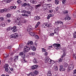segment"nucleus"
<instances>
[{
  "mask_svg": "<svg viewBox=\"0 0 76 76\" xmlns=\"http://www.w3.org/2000/svg\"><path fill=\"white\" fill-rule=\"evenodd\" d=\"M33 45H34V43H33L32 41H31L27 43V45H28V47L30 46V48L27 46L24 47V50H26L28 52L30 50V49L31 48V50L33 51H35L36 49L35 48V46Z\"/></svg>",
  "mask_w": 76,
  "mask_h": 76,
  "instance_id": "nucleus-1",
  "label": "nucleus"
},
{
  "mask_svg": "<svg viewBox=\"0 0 76 76\" xmlns=\"http://www.w3.org/2000/svg\"><path fill=\"white\" fill-rule=\"evenodd\" d=\"M11 38H18V34L17 33H15L14 34H12L10 36Z\"/></svg>",
  "mask_w": 76,
  "mask_h": 76,
  "instance_id": "nucleus-2",
  "label": "nucleus"
},
{
  "mask_svg": "<svg viewBox=\"0 0 76 76\" xmlns=\"http://www.w3.org/2000/svg\"><path fill=\"white\" fill-rule=\"evenodd\" d=\"M74 68V65L73 64H70L69 66V69H68L67 71L70 72V70H72V69H73Z\"/></svg>",
  "mask_w": 76,
  "mask_h": 76,
  "instance_id": "nucleus-3",
  "label": "nucleus"
},
{
  "mask_svg": "<svg viewBox=\"0 0 76 76\" xmlns=\"http://www.w3.org/2000/svg\"><path fill=\"white\" fill-rule=\"evenodd\" d=\"M16 28H17V27L16 26H14L11 28V30L13 29V30H12L13 32H16L18 31V30H17Z\"/></svg>",
  "mask_w": 76,
  "mask_h": 76,
  "instance_id": "nucleus-4",
  "label": "nucleus"
},
{
  "mask_svg": "<svg viewBox=\"0 0 76 76\" xmlns=\"http://www.w3.org/2000/svg\"><path fill=\"white\" fill-rule=\"evenodd\" d=\"M54 31L55 34H56V35H58V34L59 32V29H58V28H56Z\"/></svg>",
  "mask_w": 76,
  "mask_h": 76,
  "instance_id": "nucleus-5",
  "label": "nucleus"
},
{
  "mask_svg": "<svg viewBox=\"0 0 76 76\" xmlns=\"http://www.w3.org/2000/svg\"><path fill=\"white\" fill-rule=\"evenodd\" d=\"M20 55L21 56L22 58H25V55L23 53V52H21L20 53Z\"/></svg>",
  "mask_w": 76,
  "mask_h": 76,
  "instance_id": "nucleus-6",
  "label": "nucleus"
},
{
  "mask_svg": "<svg viewBox=\"0 0 76 76\" xmlns=\"http://www.w3.org/2000/svg\"><path fill=\"white\" fill-rule=\"evenodd\" d=\"M44 24H45V28H50V27H51L50 26L51 24H48V23H45Z\"/></svg>",
  "mask_w": 76,
  "mask_h": 76,
  "instance_id": "nucleus-7",
  "label": "nucleus"
},
{
  "mask_svg": "<svg viewBox=\"0 0 76 76\" xmlns=\"http://www.w3.org/2000/svg\"><path fill=\"white\" fill-rule=\"evenodd\" d=\"M20 18H15V21L17 23H20Z\"/></svg>",
  "mask_w": 76,
  "mask_h": 76,
  "instance_id": "nucleus-8",
  "label": "nucleus"
},
{
  "mask_svg": "<svg viewBox=\"0 0 76 76\" xmlns=\"http://www.w3.org/2000/svg\"><path fill=\"white\" fill-rule=\"evenodd\" d=\"M53 47H58L60 46V44H58L55 43L53 44Z\"/></svg>",
  "mask_w": 76,
  "mask_h": 76,
  "instance_id": "nucleus-9",
  "label": "nucleus"
},
{
  "mask_svg": "<svg viewBox=\"0 0 76 76\" xmlns=\"http://www.w3.org/2000/svg\"><path fill=\"white\" fill-rule=\"evenodd\" d=\"M29 34L32 36V37H34V35H35V33L33 32V30H31V31L29 32Z\"/></svg>",
  "mask_w": 76,
  "mask_h": 76,
  "instance_id": "nucleus-10",
  "label": "nucleus"
},
{
  "mask_svg": "<svg viewBox=\"0 0 76 76\" xmlns=\"http://www.w3.org/2000/svg\"><path fill=\"white\" fill-rule=\"evenodd\" d=\"M31 26H28V27L27 28V31H28V32H31V31H32V28H31Z\"/></svg>",
  "mask_w": 76,
  "mask_h": 76,
  "instance_id": "nucleus-11",
  "label": "nucleus"
},
{
  "mask_svg": "<svg viewBox=\"0 0 76 76\" xmlns=\"http://www.w3.org/2000/svg\"><path fill=\"white\" fill-rule=\"evenodd\" d=\"M37 67H38V65H33L31 66L32 69H33L34 70V69H37Z\"/></svg>",
  "mask_w": 76,
  "mask_h": 76,
  "instance_id": "nucleus-12",
  "label": "nucleus"
},
{
  "mask_svg": "<svg viewBox=\"0 0 76 76\" xmlns=\"http://www.w3.org/2000/svg\"><path fill=\"white\" fill-rule=\"evenodd\" d=\"M30 2L32 4H35L37 3V1L35 0H31Z\"/></svg>",
  "mask_w": 76,
  "mask_h": 76,
  "instance_id": "nucleus-13",
  "label": "nucleus"
},
{
  "mask_svg": "<svg viewBox=\"0 0 76 76\" xmlns=\"http://www.w3.org/2000/svg\"><path fill=\"white\" fill-rule=\"evenodd\" d=\"M47 76H52V74L51 73V71H48V73L47 74Z\"/></svg>",
  "mask_w": 76,
  "mask_h": 76,
  "instance_id": "nucleus-14",
  "label": "nucleus"
},
{
  "mask_svg": "<svg viewBox=\"0 0 76 76\" xmlns=\"http://www.w3.org/2000/svg\"><path fill=\"white\" fill-rule=\"evenodd\" d=\"M40 18L39 16L35 17L34 18V19L36 20H39V19H40Z\"/></svg>",
  "mask_w": 76,
  "mask_h": 76,
  "instance_id": "nucleus-15",
  "label": "nucleus"
},
{
  "mask_svg": "<svg viewBox=\"0 0 76 76\" xmlns=\"http://www.w3.org/2000/svg\"><path fill=\"white\" fill-rule=\"evenodd\" d=\"M33 62L34 63H38V61L36 59L34 58L33 60Z\"/></svg>",
  "mask_w": 76,
  "mask_h": 76,
  "instance_id": "nucleus-16",
  "label": "nucleus"
},
{
  "mask_svg": "<svg viewBox=\"0 0 76 76\" xmlns=\"http://www.w3.org/2000/svg\"><path fill=\"white\" fill-rule=\"evenodd\" d=\"M54 16V15L53 14H49L47 18V19H49L50 18V17H53V16Z\"/></svg>",
  "mask_w": 76,
  "mask_h": 76,
  "instance_id": "nucleus-17",
  "label": "nucleus"
},
{
  "mask_svg": "<svg viewBox=\"0 0 76 76\" xmlns=\"http://www.w3.org/2000/svg\"><path fill=\"white\" fill-rule=\"evenodd\" d=\"M49 58H48L47 57H46L45 59V63H48V60L49 59Z\"/></svg>",
  "mask_w": 76,
  "mask_h": 76,
  "instance_id": "nucleus-18",
  "label": "nucleus"
},
{
  "mask_svg": "<svg viewBox=\"0 0 76 76\" xmlns=\"http://www.w3.org/2000/svg\"><path fill=\"white\" fill-rule=\"evenodd\" d=\"M21 12V13H27V11H26L23 10H22Z\"/></svg>",
  "mask_w": 76,
  "mask_h": 76,
  "instance_id": "nucleus-19",
  "label": "nucleus"
},
{
  "mask_svg": "<svg viewBox=\"0 0 76 76\" xmlns=\"http://www.w3.org/2000/svg\"><path fill=\"white\" fill-rule=\"evenodd\" d=\"M18 60V56H15L14 57V61H16V60Z\"/></svg>",
  "mask_w": 76,
  "mask_h": 76,
  "instance_id": "nucleus-20",
  "label": "nucleus"
},
{
  "mask_svg": "<svg viewBox=\"0 0 76 76\" xmlns=\"http://www.w3.org/2000/svg\"><path fill=\"white\" fill-rule=\"evenodd\" d=\"M65 20H70V18L69 16H66L65 18Z\"/></svg>",
  "mask_w": 76,
  "mask_h": 76,
  "instance_id": "nucleus-21",
  "label": "nucleus"
},
{
  "mask_svg": "<svg viewBox=\"0 0 76 76\" xmlns=\"http://www.w3.org/2000/svg\"><path fill=\"white\" fill-rule=\"evenodd\" d=\"M54 70L55 71H58V67H57V66H54Z\"/></svg>",
  "mask_w": 76,
  "mask_h": 76,
  "instance_id": "nucleus-22",
  "label": "nucleus"
},
{
  "mask_svg": "<svg viewBox=\"0 0 76 76\" xmlns=\"http://www.w3.org/2000/svg\"><path fill=\"white\" fill-rule=\"evenodd\" d=\"M4 2L5 3H10V1H11V0H4Z\"/></svg>",
  "mask_w": 76,
  "mask_h": 76,
  "instance_id": "nucleus-23",
  "label": "nucleus"
},
{
  "mask_svg": "<svg viewBox=\"0 0 76 76\" xmlns=\"http://www.w3.org/2000/svg\"><path fill=\"white\" fill-rule=\"evenodd\" d=\"M9 67V65L8 64H5L4 66V69H6V68H7Z\"/></svg>",
  "mask_w": 76,
  "mask_h": 76,
  "instance_id": "nucleus-24",
  "label": "nucleus"
},
{
  "mask_svg": "<svg viewBox=\"0 0 76 76\" xmlns=\"http://www.w3.org/2000/svg\"><path fill=\"white\" fill-rule=\"evenodd\" d=\"M47 6L48 7H51L52 6V4H47Z\"/></svg>",
  "mask_w": 76,
  "mask_h": 76,
  "instance_id": "nucleus-25",
  "label": "nucleus"
},
{
  "mask_svg": "<svg viewBox=\"0 0 76 76\" xmlns=\"http://www.w3.org/2000/svg\"><path fill=\"white\" fill-rule=\"evenodd\" d=\"M59 2V1L58 0H55V4H58Z\"/></svg>",
  "mask_w": 76,
  "mask_h": 76,
  "instance_id": "nucleus-26",
  "label": "nucleus"
},
{
  "mask_svg": "<svg viewBox=\"0 0 76 76\" xmlns=\"http://www.w3.org/2000/svg\"><path fill=\"white\" fill-rule=\"evenodd\" d=\"M5 25H6V24H5V23H2L1 25V26H3V27L5 26Z\"/></svg>",
  "mask_w": 76,
  "mask_h": 76,
  "instance_id": "nucleus-27",
  "label": "nucleus"
},
{
  "mask_svg": "<svg viewBox=\"0 0 76 76\" xmlns=\"http://www.w3.org/2000/svg\"><path fill=\"white\" fill-rule=\"evenodd\" d=\"M21 15L23 16H26L27 17H28V15H27V14H22Z\"/></svg>",
  "mask_w": 76,
  "mask_h": 76,
  "instance_id": "nucleus-28",
  "label": "nucleus"
},
{
  "mask_svg": "<svg viewBox=\"0 0 76 76\" xmlns=\"http://www.w3.org/2000/svg\"><path fill=\"white\" fill-rule=\"evenodd\" d=\"M59 70L60 71H65L66 70V69L64 68H60Z\"/></svg>",
  "mask_w": 76,
  "mask_h": 76,
  "instance_id": "nucleus-29",
  "label": "nucleus"
},
{
  "mask_svg": "<svg viewBox=\"0 0 76 76\" xmlns=\"http://www.w3.org/2000/svg\"><path fill=\"white\" fill-rule=\"evenodd\" d=\"M34 75H37L38 74V71L37 70H35L34 72Z\"/></svg>",
  "mask_w": 76,
  "mask_h": 76,
  "instance_id": "nucleus-30",
  "label": "nucleus"
},
{
  "mask_svg": "<svg viewBox=\"0 0 76 76\" xmlns=\"http://www.w3.org/2000/svg\"><path fill=\"white\" fill-rule=\"evenodd\" d=\"M30 55H31V56H34L35 55L34 52H31L29 53Z\"/></svg>",
  "mask_w": 76,
  "mask_h": 76,
  "instance_id": "nucleus-31",
  "label": "nucleus"
},
{
  "mask_svg": "<svg viewBox=\"0 0 76 76\" xmlns=\"http://www.w3.org/2000/svg\"><path fill=\"white\" fill-rule=\"evenodd\" d=\"M28 76H30V75H31V76L35 75H34V73L32 72H30L29 74H28Z\"/></svg>",
  "mask_w": 76,
  "mask_h": 76,
  "instance_id": "nucleus-32",
  "label": "nucleus"
},
{
  "mask_svg": "<svg viewBox=\"0 0 76 76\" xmlns=\"http://www.w3.org/2000/svg\"><path fill=\"white\" fill-rule=\"evenodd\" d=\"M12 9H13V6H11L8 8V9L9 10H12Z\"/></svg>",
  "mask_w": 76,
  "mask_h": 76,
  "instance_id": "nucleus-33",
  "label": "nucleus"
},
{
  "mask_svg": "<svg viewBox=\"0 0 76 76\" xmlns=\"http://www.w3.org/2000/svg\"><path fill=\"white\" fill-rule=\"evenodd\" d=\"M41 6V5L40 4H39L38 5H35V7H37L36 8V9H37V8H38V7H40Z\"/></svg>",
  "mask_w": 76,
  "mask_h": 76,
  "instance_id": "nucleus-34",
  "label": "nucleus"
},
{
  "mask_svg": "<svg viewBox=\"0 0 76 76\" xmlns=\"http://www.w3.org/2000/svg\"><path fill=\"white\" fill-rule=\"evenodd\" d=\"M9 56V55L8 54H4V57L5 58H7V57H8Z\"/></svg>",
  "mask_w": 76,
  "mask_h": 76,
  "instance_id": "nucleus-35",
  "label": "nucleus"
},
{
  "mask_svg": "<svg viewBox=\"0 0 76 76\" xmlns=\"http://www.w3.org/2000/svg\"><path fill=\"white\" fill-rule=\"evenodd\" d=\"M7 17V18H10V17L11 15H10V14H7V15H6Z\"/></svg>",
  "mask_w": 76,
  "mask_h": 76,
  "instance_id": "nucleus-36",
  "label": "nucleus"
},
{
  "mask_svg": "<svg viewBox=\"0 0 76 76\" xmlns=\"http://www.w3.org/2000/svg\"><path fill=\"white\" fill-rule=\"evenodd\" d=\"M27 6V4L26 3H24L23 5V7H25L26 6Z\"/></svg>",
  "mask_w": 76,
  "mask_h": 76,
  "instance_id": "nucleus-37",
  "label": "nucleus"
},
{
  "mask_svg": "<svg viewBox=\"0 0 76 76\" xmlns=\"http://www.w3.org/2000/svg\"><path fill=\"white\" fill-rule=\"evenodd\" d=\"M51 60H51V59L49 58L48 63H49V64H50V63H51Z\"/></svg>",
  "mask_w": 76,
  "mask_h": 76,
  "instance_id": "nucleus-38",
  "label": "nucleus"
},
{
  "mask_svg": "<svg viewBox=\"0 0 76 76\" xmlns=\"http://www.w3.org/2000/svg\"><path fill=\"white\" fill-rule=\"evenodd\" d=\"M66 56V53H63V55H62V56L61 57V58H63V57H64V56Z\"/></svg>",
  "mask_w": 76,
  "mask_h": 76,
  "instance_id": "nucleus-39",
  "label": "nucleus"
},
{
  "mask_svg": "<svg viewBox=\"0 0 76 76\" xmlns=\"http://www.w3.org/2000/svg\"><path fill=\"white\" fill-rule=\"evenodd\" d=\"M62 60H63V58H60L58 60L59 62H62Z\"/></svg>",
  "mask_w": 76,
  "mask_h": 76,
  "instance_id": "nucleus-40",
  "label": "nucleus"
},
{
  "mask_svg": "<svg viewBox=\"0 0 76 76\" xmlns=\"http://www.w3.org/2000/svg\"><path fill=\"white\" fill-rule=\"evenodd\" d=\"M54 63H55V62L54 61L51 60L50 64H54Z\"/></svg>",
  "mask_w": 76,
  "mask_h": 76,
  "instance_id": "nucleus-41",
  "label": "nucleus"
},
{
  "mask_svg": "<svg viewBox=\"0 0 76 76\" xmlns=\"http://www.w3.org/2000/svg\"><path fill=\"white\" fill-rule=\"evenodd\" d=\"M53 12V10H50L49 11V13H52Z\"/></svg>",
  "mask_w": 76,
  "mask_h": 76,
  "instance_id": "nucleus-42",
  "label": "nucleus"
},
{
  "mask_svg": "<svg viewBox=\"0 0 76 76\" xmlns=\"http://www.w3.org/2000/svg\"><path fill=\"white\" fill-rule=\"evenodd\" d=\"M35 38H36V39H39V37L37 35H36L35 36Z\"/></svg>",
  "mask_w": 76,
  "mask_h": 76,
  "instance_id": "nucleus-43",
  "label": "nucleus"
},
{
  "mask_svg": "<svg viewBox=\"0 0 76 76\" xmlns=\"http://www.w3.org/2000/svg\"><path fill=\"white\" fill-rule=\"evenodd\" d=\"M55 24L56 25H59V21H56V22H55Z\"/></svg>",
  "mask_w": 76,
  "mask_h": 76,
  "instance_id": "nucleus-44",
  "label": "nucleus"
},
{
  "mask_svg": "<svg viewBox=\"0 0 76 76\" xmlns=\"http://www.w3.org/2000/svg\"><path fill=\"white\" fill-rule=\"evenodd\" d=\"M42 51L43 52H45L46 51H47V50H46L44 49V48H42Z\"/></svg>",
  "mask_w": 76,
  "mask_h": 76,
  "instance_id": "nucleus-45",
  "label": "nucleus"
},
{
  "mask_svg": "<svg viewBox=\"0 0 76 76\" xmlns=\"http://www.w3.org/2000/svg\"><path fill=\"white\" fill-rule=\"evenodd\" d=\"M66 0H63V1H62V3L63 4H65V3H66Z\"/></svg>",
  "mask_w": 76,
  "mask_h": 76,
  "instance_id": "nucleus-46",
  "label": "nucleus"
},
{
  "mask_svg": "<svg viewBox=\"0 0 76 76\" xmlns=\"http://www.w3.org/2000/svg\"><path fill=\"white\" fill-rule=\"evenodd\" d=\"M10 28H11V27L10 26L9 27H8L7 28V31H10Z\"/></svg>",
  "mask_w": 76,
  "mask_h": 76,
  "instance_id": "nucleus-47",
  "label": "nucleus"
},
{
  "mask_svg": "<svg viewBox=\"0 0 76 76\" xmlns=\"http://www.w3.org/2000/svg\"><path fill=\"white\" fill-rule=\"evenodd\" d=\"M59 24H61L63 25V23L61 21H59Z\"/></svg>",
  "mask_w": 76,
  "mask_h": 76,
  "instance_id": "nucleus-48",
  "label": "nucleus"
},
{
  "mask_svg": "<svg viewBox=\"0 0 76 76\" xmlns=\"http://www.w3.org/2000/svg\"><path fill=\"white\" fill-rule=\"evenodd\" d=\"M5 71H6V72H8V71H9V69L7 68H5Z\"/></svg>",
  "mask_w": 76,
  "mask_h": 76,
  "instance_id": "nucleus-49",
  "label": "nucleus"
},
{
  "mask_svg": "<svg viewBox=\"0 0 76 76\" xmlns=\"http://www.w3.org/2000/svg\"><path fill=\"white\" fill-rule=\"evenodd\" d=\"M60 48V47H57V48H56V50H59Z\"/></svg>",
  "mask_w": 76,
  "mask_h": 76,
  "instance_id": "nucleus-50",
  "label": "nucleus"
},
{
  "mask_svg": "<svg viewBox=\"0 0 76 76\" xmlns=\"http://www.w3.org/2000/svg\"><path fill=\"white\" fill-rule=\"evenodd\" d=\"M26 51H27L26 50H25V49H24V50L23 51V54H25V53H26Z\"/></svg>",
  "mask_w": 76,
  "mask_h": 76,
  "instance_id": "nucleus-51",
  "label": "nucleus"
},
{
  "mask_svg": "<svg viewBox=\"0 0 76 76\" xmlns=\"http://www.w3.org/2000/svg\"><path fill=\"white\" fill-rule=\"evenodd\" d=\"M0 12L2 13H3V12H4V10L3 9L0 10Z\"/></svg>",
  "mask_w": 76,
  "mask_h": 76,
  "instance_id": "nucleus-52",
  "label": "nucleus"
},
{
  "mask_svg": "<svg viewBox=\"0 0 76 76\" xmlns=\"http://www.w3.org/2000/svg\"><path fill=\"white\" fill-rule=\"evenodd\" d=\"M17 2L18 4H20V0H18L17 1Z\"/></svg>",
  "mask_w": 76,
  "mask_h": 76,
  "instance_id": "nucleus-53",
  "label": "nucleus"
},
{
  "mask_svg": "<svg viewBox=\"0 0 76 76\" xmlns=\"http://www.w3.org/2000/svg\"><path fill=\"white\" fill-rule=\"evenodd\" d=\"M59 9V8H58V7H57L56 9V10H58Z\"/></svg>",
  "mask_w": 76,
  "mask_h": 76,
  "instance_id": "nucleus-54",
  "label": "nucleus"
},
{
  "mask_svg": "<svg viewBox=\"0 0 76 76\" xmlns=\"http://www.w3.org/2000/svg\"><path fill=\"white\" fill-rule=\"evenodd\" d=\"M45 56H47L48 55V52H45Z\"/></svg>",
  "mask_w": 76,
  "mask_h": 76,
  "instance_id": "nucleus-55",
  "label": "nucleus"
},
{
  "mask_svg": "<svg viewBox=\"0 0 76 76\" xmlns=\"http://www.w3.org/2000/svg\"><path fill=\"white\" fill-rule=\"evenodd\" d=\"M3 10H4V12H6L7 11V9L6 8H5Z\"/></svg>",
  "mask_w": 76,
  "mask_h": 76,
  "instance_id": "nucleus-56",
  "label": "nucleus"
},
{
  "mask_svg": "<svg viewBox=\"0 0 76 76\" xmlns=\"http://www.w3.org/2000/svg\"><path fill=\"white\" fill-rule=\"evenodd\" d=\"M8 49H11L12 48V46H10L8 47Z\"/></svg>",
  "mask_w": 76,
  "mask_h": 76,
  "instance_id": "nucleus-57",
  "label": "nucleus"
},
{
  "mask_svg": "<svg viewBox=\"0 0 76 76\" xmlns=\"http://www.w3.org/2000/svg\"><path fill=\"white\" fill-rule=\"evenodd\" d=\"M27 13H28V14H31V12L29 11H27Z\"/></svg>",
  "mask_w": 76,
  "mask_h": 76,
  "instance_id": "nucleus-58",
  "label": "nucleus"
},
{
  "mask_svg": "<svg viewBox=\"0 0 76 76\" xmlns=\"http://www.w3.org/2000/svg\"><path fill=\"white\" fill-rule=\"evenodd\" d=\"M42 28H45V24H43L42 25Z\"/></svg>",
  "mask_w": 76,
  "mask_h": 76,
  "instance_id": "nucleus-59",
  "label": "nucleus"
},
{
  "mask_svg": "<svg viewBox=\"0 0 76 76\" xmlns=\"http://www.w3.org/2000/svg\"><path fill=\"white\" fill-rule=\"evenodd\" d=\"M50 35H51V36H54V33H51L50 34Z\"/></svg>",
  "mask_w": 76,
  "mask_h": 76,
  "instance_id": "nucleus-60",
  "label": "nucleus"
},
{
  "mask_svg": "<svg viewBox=\"0 0 76 76\" xmlns=\"http://www.w3.org/2000/svg\"><path fill=\"white\" fill-rule=\"evenodd\" d=\"M27 6H31V5L30 4L28 3L27 4Z\"/></svg>",
  "mask_w": 76,
  "mask_h": 76,
  "instance_id": "nucleus-61",
  "label": "nucleus"
},
{
  "mask_svg": "<svg viewBox=\"0 0 76 76\" xmlns=\"http://www.w3.org/2000/svg\"><path fill=\"white\" fill-rule=\"evenodd\" d=\"M73 37H74V38H76V35L75 34L74 35Z\"/></svg>",
  "mask_w": 76,
  "mask_h": 76,
  "instance_id": "nucleus-62",
  "label": "nucleus"
},
{
  "mask_svg": "<svg viewBox=\"0 0 76 76\" xmlns=\"http://www.w3.org/2000/svg\"><path fill=\"white\" fill-rule=\"evenodd\" d=\"M68 12V11H67V10H66L64 12V13H67Z\"/></svg>",
  "mask_w": 76,
  "mask_h": 76,
  "instance_id": "nucleus-63",
  "label": "nucleus"
},
{
  "mask_svg": "<svg viewBox=\"0 0 76 76\" xmlns=\"http://www.w3.org/2000/svg\"><path fill=\"white\" fill-rule=\"evenodd\" d=\"M10 70H11V71H13L14 69H13V68H11L10 69Z\"/></svg>",
  "mask_w": 76,
  "mask_h": 76,
  "instance_id": "nucleus-64",
  "label": "nucleus"
}]
</instances>
